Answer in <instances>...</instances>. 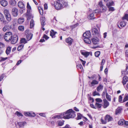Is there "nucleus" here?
<instances>
[{"mask_svg": "<svg viewBox=\"0 0 128 128\" xmlns=\"http://www.w3.org/2000/svg\"><path fill=\"white\" fill-rule=\"evenodd\" d=\"M101 121L102 124H105L106 123V120H104L102 118L101 119Z\"/></svg>", "mask_w": 128, "mask_h": 128, "instance_id": "59", "label": "nucleus"}, {"mask_svg": "<svg viewBox=\"0 0 128 128\" xmlns=\"http://www.w3.org/2000/svg\"><path fill=\"white\" fill-rule=\"evenodd\" d=\"M18 6L21 8H24L25 6L23 3L21 1H19L18 3Z\"/></svg>", "mask_w": 128, "mask_h": 128, "instance_id": "19", "label": "nucleus"}, {"mask_svg": "<svg viewBox=\"0 0 128 128\" xmlns=\"http://www.w3.org/2000/svg\"><path fill=\"white\" fill-rule=\"evenodd\" d=\"M8 29V26H5L3 28V30L4 32L6 31Z\"/></svg>", "mask_w": 128, "mask_h": 128, "instance_id": "49", "label": "nucleus"}, {"mask_svg": "<svg viewBox=\"0 0 128 128\" xmlns=\"http://www.w3.org/2000/svg\"><path fill=\"white\" fill-rule=\"evenodd\" d=\"M15 114L16 115L18 116H23L21 113L18 111H16V112Z\"/></svg>", "mask_w": 128, "mask_h": 128, "instance_id": "46", "label": "nucleus"}, {"mask_svg": "<svg viewBox=\"0 0 128 128\" xmlns=\"http://www.w3.org/2000/svg\"><path fill=\"white\" fill-rule=\"evenodd\" d=\"M81 54L84 56L85 57H87L90 54V53L89 52H86L84 50H81L80 51Z\"/></svg>", "mask_w": 128, "mask_h": 128, "instance_id": "14", "label": "nucleus"}, {"mask_svg": "<svg viewBox=\"0 0 128 128\" xmlns=\"http://www.w3.org/2000/svg\"><path fill=\"white\" fill-rule=\"evenodd\" d=\"M32 34L31 33L28 34L26 36V38L28 40H31L32 38Z\"/></svg>", "mask_w": 128, "mask_h": 128, "instance_id": "31", "label": "nucleus"}, {"mask_svg": "<svg viewBox=\"0 0 128 128\" xmlns=\"http://www.w3.org/2000/svg\"><path fill=\"white\" fill-rule=\"evenodd\" d=\"M7 21H8V22H10L12 18L11 17V16L10 14L6 16H5Z\"/></svg>", "mask_w": 128, "mask_h": 128, "instance_id": "33", "label": "nucleus"}, {"mask_svg": "<svg viewBox=\"0 0 128 128\" xmlns=\"http://www.w3.org/2000/svg\"><path fill=\"white\" fill-rule=\"evenodd\" d=\"M11 48L10 47H8L7 48L6 50V53L7 54H10L11 52Z\"/></svg>", "mask_w": 128, "mask_h": 128, "instance_id": "37", "label": "nucleus"}, {"mask_svg": "<svg viewBox=\"0 0 128 128\" xmlns=\"http://www.w3.org/2000/svg\"><path fill=\"white\" fill-rule=\"evenodd\" d=\"M128 81V77L126 76H124L123 78L122 82L124 85L126 84Z\"/></svg>", "mask_w": 128, "mask_h": 128, "instance_id": "17", "label": "nucleus"}, {"mask_svg": "<svg viewBox=\"0 0 128 128\" xmlns=\"http://www.w3.org/2000/svg\"><path fill=\"white\" fill-rule=\"evenodd\" d=\"M84 40L85 42L88 44H90L91 42L89 38H84Z\"/></svg>", "mask_w": 128, "mask_h": 128, "instance_id": "25", "label": "nucleus"}, {"mask_svg": "<svg viewBox=\"0 0 128 128\" xmlns=\"http://www.w3.org/2000/svg\"><path fill=\"white\" fill-rule=\"evenodd\" d=\"M26 7L27 8V12H30L31 10V8L28 2L27 3Z\"/></svg>", "mask_w": 128, "mask_h": 128, "instance_id": "27", "label": "nucleus"}, {"mask_svg": "<svg viewBox=\"0 0 128 128\" xmlns=\"http://www.w3.org/2000/svg\"><path fill=\"white\" fill-rule=\"evenodd\" d=\"M83 36L85 38H90L91 36L90 31H86L83 34Z\"/></svg>", "mask_w": 128, "mask_h": 128, "instance_id": "11", "label": "nucleus"}, {"mask_svg": "<svg viewBox=\"0 0 128 128\" xmlns=\"http://www.w3.org/2000/svg\"><path fill=\"white\" fill-rule=\"evenodd\" d=\"M26 124V122H19L17 123V124L20 127H22L24 126Z\"/></svg>", "mask_w": 128, "mask_h": 128, "instance_id": "28", "label": "nucleus"}, {"mask_svg": "<svg viewBox=\"0 0 128 128\" xmlns=\"http://www.w3.org/2000/svg\"><path fill=\"white\" fill-rule=\"evenodd\" d=\"M4 46V44L3 43L0 42V48H2Z\"/></svg>", "mask_w": 128, "mask_h": 128, "instance_id": "60", "label": "nucleus"}, {"mask_svg": "<svg viewBox=\"0 0 128 128\" xmlns=\"http://www.w3.org/2000/svg\"><path fill=\"white\" fill-rule=\"evenodd\" d=\"M20 42L21 43H23L24 44H25L26 42V39L24 38H22L20 40Z\"/></svg>", "mask_w": 128, "mask_h": 128, "instance_id": "50", "label": "nucleus"}, {"mask_svg": "<svg viewBox=\"0 0 128 128\" xmlns=\"http://www.w3.org/2000/svg\"><path fill=\"white\" fill-rule=\"evenodd\" d=\"M24 115L26 116H29L34 117L35 116V113L32 112H25Z\"/></svg>", "mask_w": 128, "mask_h": 128, "instance_id": "15", "label": "nucleus"}, {"mask_svg": "<svg viewBox=\"0 0 128 128\" xmlns=\"http://www.w3.org/2000/svg\"><path fill=\"white\" fill-rule=\"evenodd\" d=\"M0 21L4 24H7L8 22L5 20L3 15L0 12Z\"/></svg>", "mask_w": 128, "mask_h": 128, "instance_id": "6", "label": "nucleus"}, {"mask_svg": "<svg viewBox=\"0 0 128 128\" xmlns=\"http://www.w3.org/2000/svg\"><path fill=\"white\" fill-rule=\"evenodd\" d=\"M102 104H99L98 102H96L95 104L96 107L98 108H101L102 106Z\"/></svg>", "mask_w": 128, "mask_h": 128, "instance_id": "41", "label": "nucleus"}, {"mask_svg": "<svg viewBox=\"0 0 128 128\" xmlns=\"http://www.w3.org/2000/svg\"><path fill=\"white\" fill-rule=\"evenodd\" d=\"M12 33L10 32H6L5 34L4 37L5 40L7 42H10L11 40L12 37Z\"/></svg>", "mask_w": 128, "mask_h": 128, "instance_id": "2", "label": "nucleus"}, {"mask_svg": "<svg viewBox=\"0 0 128 128\" xmlns=\"http://www.w3.org/2000/svg\"><path fill=\"white\" fill-rule=\"evenodd\" d=\"M103 88V86L101 84H100L99 86L96 88V89L97 91L99 92L100 90H102Z\"/></svg>", "mask_w": 128, "mask_h": 128, "instance_id": "35", "label": "nucleus"}, {"mask_svg": "<svg viewBox=\"0 0 128 128\" xmlns=\"http://www.w3.org/2000/svg\"><path fill=\"white\" fill-rule=\"evenodd\" d=\"M12 14L14 17H16L18 15V10L15 8H14L12 10Z\"/></svg>", "mask_w": 128, "mask_h": 128, "instance_id": "7", "label": "nucleus"}, {"mask_svg": "<svg viewBox=\"0 0 128 128\" xmlns=\"http://www.w3.org/2000/svg\"><path fill=\"white\" fill-rule=\"evenodd\" d=\"M65 113H63L60 114L56 115L53 117L54 118H57L58 119H61L64 118V116L65 115Z\"/></svg>", "mask_w": 128, "mask_h": 128, "instance_id": "8", "label": "nucleus"}, {"mask_svg": "<svg viewBox=\"0 0 128 128\" xmlns=\"http://www.w3.org/2000/svg\"><path fill=\"white\" fill-rule=\"evenodd\" d=\"M64 124V122L63 121H60L58 122V125L59 126H62Z\"/></svg>", "mask_w": 128, "mask_h": 128, "instance_id": "54", "label": "nucleus"}, {"mask_svg": "<svg viewBox=\"0 0 128 128\" xmlns=\"http://www.w3.org/2000/svg\"><path fill=\"white\" fill-rule=\"evenodd\" d=\"M16 3V2L15 0H10L9 2V4L12 6H15Z\"/></svg>", "mask_w": 128, "mask_h": 128, "instance_id": "30", "label": "nucleus"}, {"mask_svg": "<svg viewBox=\"0 0 128 128\" xmlns=\"http://www.w3.org/2000/svg\"><path fill=\"white\" fill-rule=\"evenodd\" d=\"M78 25V23H76V24H74V25L71 26V28H74L76 27Z\"/></svg>", "mask_w": 128, "mask_h": 128, "instance_id": "58", "label": "nucleus"}, {"mask_svg": "<svg viewBox=\"0 0 128 128\" xmlns=\"http://www.w3.org/2000/svg\"><path fill=\"white\" fill-rule=\"evenodd\" d=\"M24 47V45L21 44L19 45L18 47V51L21 50Z\"/></svg>", "mask_w": 128, "mask_h": 128, "instance_id": "48", "label": "nucleus"}, {"mask_svg": "<svg viewBox=\"0 0 128 128\" xmlns=\"http://www.w3.org/2000/svg\"><path fill=\"white\" fill-rule=\"evenodd\" d=\"M98 5L100 6V7H101L104 6L102 4V1H100L99 2Z\"/></svg>", "mask_w": 128, "mask_h": 128, "instance_id": "64", "label": "nucleus"}, {"mask_svg": "<svg viewBox=\"0 0 128 128\" xmlns=\"http://www.w3.org/2000/svg\"><path fill=\"white\" fill-rule=\"evenodd\" d=\"M34 20L33 19H32L30 22V28H32L34 26Z\"/></svg>", "mask_w": 128, "mask_h": 128, "instance_id": "39", "label": "nucleus"}, {"mask_svg": "<svg viewBox=\"0 0 128 128\" xmlns=\"http://www.w3.org/2000/svg\"><path fill=\"white\" fill-rule=\"evenodd\" d=\"M18 29L19 30L23 31L24 30V27L23 26H19L18 27Z\"/></svg>", "mask_w": 128, "mask_h": 128, "instance_id": "43", "label": "nucleus"}, {"mask_svg": "<svg viewBox=\"0 0 128 128\" xmlns=\"http://www.w3.org/2000/svg\"><path fill=\"white\" fill-rule=\"evenodd\" d=\"M64 116V118L68 119L70 118H73L76 116L74 111L72 109H70L67 111Z\"/></svg>", "mask_w": 128, "mask_h": 128, "instance_id": "1", "label": "nucleus"}, {"mask_svg": "<svg viewBox=\"0 0 128 128\" xmlns=\"http://www.w3.org/2000/svg\"><path fill=\"white\" fill-rule=\"evenodd\" d=\"M66 42L68 45L70 46L73 42V40L71 38L69 37L66 39Z\"/></svg>", "mask_w": 128, "mask_h": 128, "instance_id": "12", "label": "nucleus"}, {"mask_svg": "<svg viewBox=\"0 0 128 128\" xmlns=\"http://www.w3.org/2000/svg\"><path fill=\"white\" fill-rule=\"evenodd\" d=\"M44 38L46 40H47L48 38V37L45 34H44L43 38L40 40V42H43L45 41Z\"/></svg>", "mask_w": 128, "mask_h": 128, "instance_id": "24", "label": "nucleus"}, {"mask_svg": "<svg viewBox=\"0 0 128 128\" xmlns=\"http://www.w3.org/2000/svg\"><path fill=\"white\" fill-rule=\"evenodd\" d=\"M122 109L121 107L118 108L116 110L115 114H120L122 110Z\"/></svg>", "mask_w": 128, "mask_h": 128, "instance_id": "22", "label": "nucleus"}, {"mask_svg": "<svg viewBox=\"0 0 128 128\" xmlns=\"http://www.w3.org/2000/svg\"><path fill=\"white\" fill-rule=\"evenodd\" d=\"M93 95L94 96L96 95L99 96L100 95L98 92H97L96 91H94L93 92Z\"/></svg>", "mask_w": 128, "mask_h": 128, "instance_id": "53", "label": "nucleus"}, {"mask_svg": "<svg viewBox=\"0 0 128 128\" xmlns=\"http://www.w3.org/2000/svg\"><path fill=\"white\" fill-rule=\"evenodd\" d=\"M125 120L123 119L120 120L118 122V124L120 125H122L124 124Z\"/></svg>", "mask_w": 128, "mask_h": 128, "instance_id": "32", "label": "nucleus"}, {"mask_svg": "<svg viewBox=\"0 0 128 128\" xmlns=\"http://www.w3.org/2000/svg\"><path fill=\"white\" fill-rule=\"evenodd\" d=\"M122 97L121 96H120L118 97V101L120 102H121L122 100Z\"/></svg>", "mask_w": 128, "mask_h": 128, "instance_id": "63", "label": "nucleus"}, {"mask_svg": "<svg viewBox=\"0 0 128 128\" xmlns=\"http://www.w3.org/2000/svg\"><path fill=\"white\" fill-rule=\"evenodd\" d=\"M106 99L109 101H110L111 100V96H110L108 95L107 92H106Z\"/></svg>", "mask_w": 128, "mask_h": 128, "instance_id": "36", "label": "nucleus"}, {"mask_svg": "<svg viewBox=\"0 0 128 128\" xmlns=\"http://www.w3.org/2000/svg\"><path fill=\"white\" fill-rule=\"evenodd\" d=\"M127 100H128V94H126L124 95L122 102H124Z\"/></svg>", "mask_w": 128, "mask_h": 128, "instance_id": "29", "label": "nucleus"}, {"mask_svg": "<svg viewBox=\"0 0 128 128\" xmlns=\"http://www.w3.org/2000/svg\"><path fill=\"white\" fill-rule=\"evenodd\" d=\"M80 60L82 62V63L83 66H84L85 64L86 63V62L85 61H84L82 59H80Z\"/></svg>", "mask_w": 128, "mask_h": 128, "instance_id": "61", "label": "nucleus"}, {"mask_svg": "<svg viewBox=\"0 0 128 128\" xmlns=\"http://www.w3.org/2000/svg\"><path fill=\"white\" fill-rule=\"evenodd\" d=\"M56 33H57L56 32L52 30L50 32V36L52 38H54L56 37L55 34Z\"/></svg>", "mask_w": 128, "mask_h": 128, "instance_id": "16", "label": "nucleus"}, {"mask_svg": "<svg viewBox=\"0 0 128 128\" xmlns=\"http://www.w3.org/2000/svg\"><path fill=\"white\" fill-rule=\"evenodd\" d=\"M105 119L106 120H107L108 122H110L112 120L113 118L110 115H107L105 116Z\"/></svg>", "mask_w": 128, "mask_h": 128, "instance_id": "21", "label": "nucleus"}, {"mask_svg": "<svg viewBox=\"0 0 128 128\" xmlns=\"http://www.w3.org/2000/svg\"><path fill=\"white\" fill-rule=\"evenodd\" d=\"M124 18L126 19L128 21V14H125L124 17L123 18V20H124Z\"/></svg>", "mask_w": 128, "mask_h": 128, "instance_id": "55", "label": "nucleus"}, {"mask_svg": "<svg viewBox=\"0 0 128 128\" xmlns=\"http://www.w3.org/2000/svg\"><path fill=\"white\" fill-rule=\"evenodd\" d=\"M18 39V36L16 35H14L12 36L10 41L12 44H14L16 43Z\"/></svg>", "mask_w": 128, "mask_h": 128, "instance_id": "5", "label": "nucleus"}, {"mask_svg": "<svg viewBox=\"0 0 128 128\" xmlns=\"http://www.w3.org/2000/svg\"><path fill=\"white\" fill-rule=\"evenodd\" d=\"M95 100L96 102H98L101 103L102 102V100L100 98H96Z\"/></svg>", "mask_w": 128, "mask_h": 128, "instance_id": "51", "label": "nucleus"}, {"mask_svg": "<svg viewBox=\"0 0 128 128\" xmlns=\"http://www.w3.org/2000/svg\"><path fill=\"white\" fill-rule=\"evenodd\" d=\"M0 3L1 5L3 6H6L8 4L6 0H1Z\"/></svg>", "mask_w": 128, "mask_h": 128, "instance_id": "18", "label": "nucleus"}, {"mask_svg": "<svg viewBox=\"0 0 128 128\" xmlns=\"http://www.w3.org/2000/svg\"><path fill=\"white\" fill-rule=\"evenodd\" d=\"M30 12H26V16L28 20H29L33 18V16L31 14Z\"/></svg>", "mask_w": 128, "mask_h": 128, "instance_id": "20", "label": "nucleus"}, {"mask_svg": "<svg viewBox=\"0 0 128 128\" xmlns=\"http://www.w3.org/2000/svg\"><path fill=\"white\" fill-rule=\"evenodd\" d=\"M101 12V11H100V10L97 9V10H94L93 12L94 13L95 12V13H99L100 12Z\"/></svg>", "mask_w": 128, "mask_h": 128, "instance_id": "57", "label": "nucleus"}, {"mask_svg": "<svg viewBox=\"0 0 128 128\" xmlns=\"http://www.w3.org/2000/svg\"><path fill=\"white\" fill-rule=\"evenodd\" d=\"M92 41L93 44H98L99 39L97 37L93 38H92Z\"/></svg>", "mask_w": 128, "mask_h": 128, "instance_id": "10", "label": "nucleus"}, {"mask_svg": "<svg viewBox=\"0 0 128 128\" xmlns=\"http://www.w3.org/2000/svg\"><path fill=\"white\" fill-rule=\"evenodd\" d=\"M4 13L5 16L10 14L8 10L7 9H5L4 10Z\"/></svg>", "mask_w": 128, "mask_h": 128, "instance_id": "38", "label": "nucleus"}, {"mask_svg": "<svg viewBox=\"0 0 128 128\" xmlns=\"http://www.w3.org/2000/svg\"><path fill=\"white\" fill-rule=\"evenodd\" d=\"M38 9L39 12L40 14L41 15H42L43 14V9L40 6H38Z\"/></svg>", "mask_w": 128, "mask_h": 128, "instance_id": "34", "label": "nucleus"}, {"mask_svg": "<svg viewBox=\"0 0 128 128\" xmlns=\"http://www.w3.org/2000/svg\"><path fill=\"white\" fill-rule=\"evenodd\" d=\"M92 32L93 34H94L97 35H98L100 34V30H98L96 28H92Z\"/></svg>", "mask_w": 128, "mask_h": 128, "instance_id": "13", "label": "nucleus"}, {"mask_svg": "<svg viewBox=\"0 0 128 128\" xmlns=\"http://www.w3.org/2000/svg\"><path fill=\"white\" fill-rule=\"evenodd\" d=\"M99 82L96 80H93L92 82H88L89 86L91 87H92L94 85L98 84Z\"/></svg>", "mask_w": 128, "mask_h": 128, "instance_id": "4", "label": "nucleus"}, {"mask_svg": "<svg viewBox=\"0 0 128 128\" xmlns=\"http://www.w3.org/2000/svg\"><path fill=\"white\" fill-rule=\"evenodd\" d=\"M82 116L80 114H77V119L79 120L82 118Z\"/></svg>", "mask_w": 128, "mask_h": 128, "instance_id": "52", "label": "nucleus"}, {"mask_svg": "<svg viewBox=\"0 0 128 128\" xmlns=\"http://www.w3.org/2000/svg\"><path fill=\"white\" fill-rule=\"evenodd\" d=\"M54 6L55 8L57 10H59L62 8L63 6L61 2H55Z\"/></svg>", "mask_w": 128, "mask_h": 128, "instance_id": "3", "label": "nucleus"}, {"mask_svg": "<svg viewBox=\"0 0 128 128\" xmlns=\"http://www.w3.org/2000/svg\"><path fill=\"white\" fill-rule=\"evenodd\" d=\"M108 8H109V11H113L114 10V8L113 7L110 6Z\"/></svg>", "mask_w": 128, "mask_h": 128, "instance_id": "56", "label": "nucleus"}, {"mask_svg": "<svg viewBox=\"0 0 128 128\" xmlns=\"http://www.w3.org/2000/svg\"><path fill=\"white\" fill-rule=\"evenodd\" d=\"M100 54V52L99 51H97L94 53L95 56L96 57H98Z\"/></svg>", "mask_w": 128, "mask_h": 128, "instance_id": "45", "label": "nucleus"}, {"mask_svg": "<svg viewBox=\"0 0 128 128\" xmlns=\"http://www.w3.org/2000/svg\"><path fill=\"white\" fill-rule=\"evenodd\" d=\"M101 8H102V12H104L106 11L107 8L105 6H103Z\"/></svg>", "mask_w": 128, "mask_h": 128, "instance_id": "47", "label": "nucleus"}, {"mask_svg": "<svg viewBox=\"0 0 128 128\" xmlns=\"http://www.w3.org/2000/svg\"><path fill=\"white\" fill-rule=\"evenodd\" d=\"M106 4V6L108 7H109L112 6H113L114 5V3L113 1H111V0H109Z\"/></svg>", "mask_w": 128, "mask_h": 128, "instance_id": "23", "label": "nucleus"}, {"mask_svg": "<svg viewBox=\"0 0 128 128\" xmlns=\"http://www.w3.org/2000/svg\"><path fill=\"white\" fill-rule=\"evenodd\" d=\"M76 67L78 69L79 68L81 70H82L83 69L82 66V65L80 64H77Z\"/></svg>", "mask_w": 128, "mask_h": 128, "instance_id": "44", "label": "nucleus"}, {"mask_svg": "<svg viewBox=\"0 0 128 128\" xmlns=\"http://www.w3.org/2000/svg\"><path fill=\"white\" fill-rule=\"evenodd\" d=\"M48 6L47 4L45 3L44 4V10H47L48 9Z\"/></svg>", "mask_w": 128, "mask_h": 128, "instance_id": "62", "label": "nucleus"}, {"mask_svg": "<svg viewBox=\"0 0 128 128\" xmlns=\"http://www.w3.org/2000/svg\"><path fill=\"white\" fill-rule=\"evenodd\" d=\"M94 12L91 13L88 17V18L89 20H92L94 19L95 18L94 17Z\"/></svg>", "mask_w": 128, "mask_h": 128, "instance_id": "26", "label": "nucleus"}, {"mask_svg": "<svg viewBox=\"0 0 128 128\" xmlns=\"http://www.w3.org/2000/svg\"><path fill=\"white\" fill-rule=\"evenodd\" d=\"M24 21V19L23 18H20L18 20V22L20 24H22Z\"/></svg>", "mask_w": 128, "mask_h": 128, "instance_id": "40", "label": "nucleus"}, {"mask_svg": "<svg viewBox=\"0 0 128 128\" xmlns=\"http://www.w3.org/2000/svg\"><path fill=\"white\" fill-rule=\"evenodd\" d=\"M120 25L121 27H124L126 25V23L124 21L121 22L120 23Z\"/></svg>", "mask_w": 128, "mask_h": 128, "instance_id": "42", "label": "nucleus"}, {"mask_svg": "<svg viewBox=\"0 0 128 128\" xmlns=\"http://www.w3.org/2000/svg\"><path fill=\"white\" fill-rule=\"evenodd\" d=\"M103 107L104 108H106L109 106L110 103L106 99H104L103 100Z\"/></svg>", "mask_w": 128, "mask_h": 128, "instance_id": "9", "label": "nucleus"}]
</instances>
